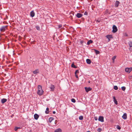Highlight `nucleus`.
<instances>
[{"label":"nucleus","instance_id":"nucleus-39","mask_svg":"<svg viewBox=\"0 0 132 132\" xmlns=\"http://www.w3.org/2000/svg\"><path fill=\"white\" fill-rule=\"evenodd\" d=\"M75 76L77 78H78V75L77 74H75Z\"/></svg>","mask_w":132,"mask_h":132},{"label":"nucleus","instance_id":"nucleus-31","mask_svg":"<svg viewBox=\"0 0 132 132\" xmlns=\"http://www.w3.org/2000/svg\"><path fill=\"white\" fill-rule=\"evenodd\" d=\"M58 28L59 29L61 28L62 27V24H60L58 26Z\"/></svg>","mask_w":132,"mask_h":132},{"label":"nucleus","instance_id":"nucleus-8","mask_svg":"<svg viewBox=\"0 0 132 132\" xmlns=\"http://www.w3.org/2000/svg\"><path fill=\"white\" fill-rule=\"evenodd\" d=\"M106 38L109 39V41L110 40V39L112 38V35H108L106 36Z\"/></svg>","mask_w":132,"mask_h":132},{"label":"nucleus","instance_id":"nucleus-38","mask_svg":"<svg viewBox=\"0 0 132 132\" xmlns=\"http://www.w3.org/2000/svg\"><path fill=\"white\" fill-rule=\"evenodd\" d=\"M80 43L82 44L83 43H84V41L83 40L81 41L80 42Z\"/></svg>","mask_w":132,"mask_h":132},{"label":"nucleus","instance_id":"nucleus-20","mask_svg":"<svg viewBox=\"0 0 132 132\" xmlns=\"http://www.w3.org/2000/svg\"><path fill=\"white\" fill-rule=\"evenodd\" d=\"M53 119V117H50L49 118L48 121L50 122H51Z\"/></svg>","mask_w":132,"mask_h":132},{"label":"nucleus","instance_id":"nucleus-25","mask_svg":"<svg viewBox=\"0 0 132 132\" xmlns=\"http://www.w3.org/2000/svg\"><path fill=\"white\" fill-rule=\"evenodd\" d=\"M46 111H45V113L46 114H48L49 113V108H46Z\"/></svg>","mask_w":132,"mask_h":132},{"label":"nucleus","instance_id":"nucleus-6","mask_svg":"<svg viewBox=\"0 0 132 132\" xmlns=\"http://www.w3.org/2000/svg\"><path fill=\"white\" fill-rule=\"evenodd\" d=\"M85 90L86 91L87 93L89 91H91L92 90V88L90 87H85Z\"/></svg>","mask_w":132,"mask_h":132},{"label":"nucleus","instance_id":"nucleus-17","mask_svg":"<svg viewBox=\"0 0 132 132\" xmlns=\"http://www.w3.org/2000/svg\"><path fill=\"white\" fill-rule=\"evenodd\" d=\"M55 132H62V130L60 128H58L56 129L54 131Z\"/></svg>","mask_w":132,"mask_h":132},{"label":"nucleus","instance_id":"nucleus-34","mask_svg":"<svg viewBox=\"0 0 132 132\" xmlns=\"http://www.w3.org/2000/svg\"><path fill=\"white\" fill-rule=\"evenodd\" d=\"M79 72V70H77L75 71V74H76L77 73H78Z\"/></svg>","mask_w":132,"mask_h":132},{"label":"nucleus","instance_id":"nucleus-18","mask_svg":"<svg viewBox=\"0 0 132 132\" xmlns=\"http://www.w3.org/2000/svg\"><path fill=\"white\" fill-rule=\"evenodd\" d=\"M86 62L88 64H89L91 63V61L89 59H87L86 60Z\"/></svg>","mask_w":132,"mask_h":132},{"label":"nucleus","instance_id":"nucleus-44","mask_svg":"<svg viewBox=\"0 0 132 132\" xmlns=\"http://www.w3.org/2000/svg\"><path fill=\"white\" fill-rule=\"evenodd\" d=\"M96 22H100V21H98V20H97L96 21Z\"/></svg>","mask_w":132,"mask_h":132},{"label":"nucleus","instance_id":"nucleus-48","mask_svg":"<svg viewBox=\"0 0 132 132\" xmlns=\"http://www.w3.org/2000/svg\"><path fill=\"white\" fill-rule=\"evenodd\" d=\"M72 17H71V19H72Z\"/></svg>","mask_w":132,"mask_h":132},{"label":"nucleus","instance_id":"nucleus-28","mask_svg":"<svg viewBox=\"0 0 132 132\" xmlns=\"http://www.w3.org/2000/svg\"><path fill=\"white\" fill-rule=\"evenodd\" d=\"M121 89L123 91H125L126 89V88L124 86L122 87H121Z\"/></svg>","mask_w":132,"mask_h":132},{"label":"nucleus","instance_id":"nucleus-26","mask_svg":"<svg viewBox=\"0 0 132 132\" xmlns=\"http://www.w3.org/2000/svg\"><path fill=\"white\" fill-rule=\"evenodd\" d=\"M102 130V129L100 128H98L97 129V131L98 132H100Z\"/></svg>","mask_w":132,"mask_h":132},{"label":"nucleus","instance_id":"nucleus-7","mask_svg":"<svg viewBox=\"0 0 132 132\" xmlns=\"http://www.w3.org/2000/svg\"><path fill=\"white\" fill-rule=\"evenodd\" d=\"M50 88L51 89V91H54L55 88V86L53 85H51L50 86Z\"/></svg>","mask_w":132,"mask_h":132},{"label":"nucleus","instance_id":"nucleus-47","mask_svg":"<svg viewBox=\"0 0 132 132\" xmlns=\"http://www.w3.org/2000/svg\"><path fill=\"white\" fill-rule=\"evenodd\" d=\"M72 17H71V19H72Z\"/></svg>","mask_w":132,"mask_h":132},{"label":"nucleus","instance_id":"nucleus-29","mask_svg":"<svg viewBox=\"0 0 132 132\" xmlns=\"http://www.w3.org/2000/svg\"><path fill=\"white\" fill-rule=\"evenodd\" d=\"M36 27L37 30H40V27L38 26H36Z\"/></svg>","mask_w":132,"mask_h":132},{"label":"nucleus","instance_id":"nucleus-43","mask_svg":"<svg viewBox=\"0 0 132 132\" xmlns=\"http://www.w3.org/2000/svg\"><path fill=\"white\" fill-rule=\"evenodd\" d=\"M55 113H56V112H55V111H53V114H55Z\"/></svg>","mask_w":132,"mask_h":132},{"label":"nucleus","instance_id":"nucleus-3","mask_svg":"<svg viewBox=\"0 0 132 132\" xmlns=\"http://www.w3.org/2000/svg\"><path fill=\"white\" fill-rule=\"evenodd\" d=\"M132 70V68L130 67V68H127L125 69V71L129 73Z\"/></svg>","mask_w":132,"mask_h":132},{"label":"nucleus","instance_id":"nucleus-41","mask_svg":"<svg viewBox=\"0 0 132 132\" xmlns=\"http://www.w3.org/2000/svg\"><path fill=\"white\" fill-rule=\"evenodd\" d=\"M19 40H21V37L20 36L19 37Z\"/></svg>","mask_w":132,"mask_h":132},{"label":"nucleus","instance_id":"nucleus-14","mask_svg":"<svg viewBox=\"0 0 132 132\" xmlns=\"http://www.w3.org/2000/svg\"><path fill=\"white\" fill-rule=\"evenodd\" d=\"M120 4V2L119 1H116L115 3V6L116 7H118Z\"/></svg>","mask_w":132,"mask_h":132},{"label":"nucleus","instance_id":"nucleus-36","mask_svg":"<svg viewBox=\"0 0 132 132\" xmlns=\"http://www.w3.org/2000/svg\"><path fill=\"white\" fill-rule=\"evenodd\" d=\"M114 102L115 104H118V102L116 99L114 100Z\"/></svg>","mask_w":132,"mask_h":132},{"label":"nucleus","instance_id":"nucleus-2","mask_svg":"<svg viewBox=\"0 0 132 132\" xmlns=\"http://www.w3.org/2000/svg\"><path fill=\"white\" fill-rule=\"evenodd\" d=\"M8 26H3L0 28V30L1 32H4L7 29Z\"/></svg>","mask_w":132,"mask_h":132},{"label":"nucleus","instance_id":"nucleus-45","mask_svg":"<svg viewBox=\"0 0 132 132\" xmlns=\"http://www.w3.org/2000/svg\"><path fill=\"white\" fill-rule=\"evenodd\" d=\"M87 132H90V131H88Z\"/></svg>","mask_w":132,"mask_h":132},{"label":"nucleus","instance_id":"nucleus-24","mask_svg":"<svg viewBox=\"0 0 132 132\" xmlns=\"http://www.w3.org/2000/svg\"><path fill=\"white\" fill-rule=\"evenodd\" d=\"M19 129H20V128L19 127H16L14 128V130L15 131H16L17 130Z\"/></svg>","mask_w":132,"mask_h":132},{"label":"nucleus","instance_id":"nucleus-13","mask_svg":"<svg viewBox=\"0 0 132 132\" xmlns=\"http://www.w3.org/2000/svg\"><path fill=\"white\" fill-rule=\"evenodd\" d=\"M122 117L123 119H124L125 120L127 118V114L126 113H124L123 115L122 116Z\"/></svg>","mask_w":132,"mask_h":132},{"label":"nucleus","instance_id":"nucleus-46","mask_svg":"<svg viewBox=\"0 0 132 132\" xmlns=\"http://www.w3.org/2000/svg\"><path fill=\"white\" fill-rule=\"evenodd\" d=\"M97 119H96L95 118V120H97Z\"/></svg>","mask_w":132,"mask_h":132},{"label":"nucleus","instance_id":"nucleus-35","mask_svg":"<svg viewBox=\"0 0 132 132\" xmlns=\"http://www.w3.org/2000/svg\"><path fill=\"white\" fill-rule=\"evenodd\" d=\"M117 128L119 130H120L121 129L120 127L119 126L117 125Z\"/></svg>","mask_w":132,"mask_h":132},{"label":"nucleus","instance_id":"nucleus-5","mask_svg":"<svg viewBox=\"0 0 132 132\" xmlns=\"http://www.w3.org/2000/svg\"><path fill=\"white\" fill-rule=\"evenodd\" d=\"M128 44L129 46V50L131 51H132V42H130Z\"/></svg>","mask_w":132,"mask_h":132},{"label":"nucleus","instance_id":"nucleus-10","mask_svg":"<svg viewBox=\"0 0 132 132\" xmlns=\"http://www.w3.org/2000/svg\"><path fill=\"white\" fill-rule=\"evenodd\" d=\"M30 15L31 17H33L35 15V13L34 11H31L30 13Z\"/></svg>","mask_w":132,"mask_h":132},{"label":"nucleus","instance_id":"nucleus-37","mask_svg":"<svg viewBox=\"0 0 132 132\" xmlns=\"http://www.w3.org/2000/svg\"><path fill=\"white\" fill-rule=\"evenodd\" d=\"M87 14H88V13L87 12H85L84 13V14L85 15H87Z\"/></svg>","mask_w":132,"mask_h":132},{"label":"nucleus","instance_id":"nucleus-49","mask_svg":"<svg viewBox=\"0 0 132 132\" xmlns=\"http://www.w3.org/2000/svg\"><path fill=\"white\" fill-rule=\"evenodd\" d=\"M72 17H71V19H72Z\"/></svg>","mask_w":132,"mask_h":132},{"label":"nucleus","instance_id":"nucleus-12","mask_svg":"<svg viewBox=\"0 0 132 132\" xmlns=\"http://www.w3.org/2000/svg\"><path fill=\"white\" fill-rule=\"evenodd\" d=\"M34 119H35L37 120L38 119V118L39 117V116L37 114H35L34 115Z\"/></svg>","mask_w":132,"mask_h":132},{"label":"nucleus","instance_id":"nucleus-9","mask_svg":"<svg viewBox=\"0 0 132 132\" xmlns=\"http://www.w3.org/2000/svg\"><path fill=\"white\" fill-rule=\"evenodd\" d=\"M98 120L102 122L104 121V118L102 116H100L98 119Z\"/></svg>","mask_w":132,"mask_h":132},{"label":"nucleus","instance_id":"nucleus-19","mask_svg":"<svg viewBox=\"0 0 132 132\" xmlns=\"http://www.w3.org/2000/svg\"><path fill=\"white\" fill-rule=\"evenodd\" d=\"M93 42V41L91 40H89L87 42V44L88 45H89L90 44L92 43Z\"/></svg>","mask_w":132,"mask_h":132},{"label":"nucleus","instance_id":"nucleus-4","mask_svg":"<svg viewBox=\"0 0 132 132\" xmlns=\"http://www.w3.org/2000/svg\"><path fill=\"white\" fill-rule=\"evenodd\" d=\"M118 30V29L116 26L115 25H114L113 26L112 31L113 33L116 32Z\"/></svg>","mask_w":132,"mask_h":132},{"label":"nucleus","instance_id":"nucleus-11","mask_svg":"<svg viewBox=\"0 0 132 132\" xmlns=\"http://www.w3.org/2000/svg\"><path fill=\"white\" fill-rule=\"evenodd\" d=\"M82 16V14L79 13H77L76 15V16L78 18H81Z\"/></svg>","mask_w":132,"mask_h":132},{"label":"nucleus","instance_id":"nucleus-32","mask_svg":"<svg viewBox=\"0 0 132 132\" xmlns=\"http://www.w3.org/2000/svg\"><path fill=\"white\" fill-rule=\"evenodd\" d=\"M71 101L73 103H75L76 102V100L74 98H72L71 99Z\"/></svg>","mask_w":132,"mask_h":132},{"label":"nucleus","instance_id":"nucleus-42","mask_svg":"<svg viewBox=\"0 0 132 132\" xmlns=\"http://www.w3.org/2000/svg\"><path fill=\"white\" fill-rule=\"evenodd\" d=\"M113 98L114 100H116V99L115 97L113 96Z\"/></svg>","mask_w":132,"mask_h":132},{"label":"nucleus","instance_id":"nucleus-30","mask_svg":"<svg viewBox=\"0 0 132 132\" xmlns=\"http://www.w3.org/2000/svg\"><path fill=\"white\" fill-rule=\"evenodd\" d=\"M83 119V117L82 116H80L79 117V119L80 120H82Z\"/></svg>","mask_w":132,"mask_h":132},{"label":"nucleus","instance_id":"nucleus-15","mask_svg":"<svg viewBox=\"0 0 132 132\" xmlns=\"http://www.w3.org/2000/svg\"><path fill=\"white\" fill-rule=\"evenodd\" d=\"M33 73L34 74H36L39 72V70L38 69H36L33 71Z\"/></svg>","mask_w":132,"mask_h":132},{"label":"nucleus","instance_id":"nucleus-33","mask_svg":"<svg viewBox=\"0 0 132 132\" xmlns=\"http://www.w3.org/2000/svg\"><path fill=\"white\" fill-rule=\"evenodd\" d=\"M35 42H36V41H35L34 40L33 41L31 42H30V44H35Z\"/></svg>","mask_w":132,"mask_h":132},{"label":"nucleus","instance_id":"nucleus-21","mask_svg":"<svg viewBox=\"0 0 132 132\" xmlns=\"http://www.w3.org/2000/svg\"><path fill=\"white\" fill-rule=\"evenodd\" d=\"M116 56H113L112 58V60L113 61V63H114V60L116 58Z\"/></svg>","mask_w":132,"mask_h":132},{"label":"nucleus","instance_id":"nucleus-23","mask_svg":"<svg viewBox=\"0 0 132 132\" xmlns=\"http://www.w3.org/2000/svg\"><path fill=\"white\" fill-rule=\"evenodd\" d=\"M71 66L72 67L74 68H76L77 67L73 63H72L71 64Z\"/></svg>","mask_w":132,"mask_h":132},{"label":"nucleus","instance_id":"nucleus-40","mask_svg":"<svg viewBox=\"0 0 132 132\" xmlns=\"http://www.w3.org/2000/svg\"><path fill=\"white\" fill-rule=\"evenodd\" d=\"M57 120H55V124H56L57 123Z\"/></svg>","mask_w":132,"mask_h":132},{"label":"nucleus","instance_id":"nucleus-27","mask_svg":"<svg viewBox=\"0 0 132 132\" xmlns=\"http://www.w3.org/2000/svg\"><path fill=\"white\" fill-rule=\"evenodd\" d=\"M114 88L115 90H117L118 89V87L117 86H115L114 87Z\"/></svg>","mask_w":132,"mask_h":132},{"label":"nucleus","instance_id":"nucleus-22","mask_svg":"<svg viewBox=\"0 0 132 132\" xmlns=\"http://www.w3.org/2000/svg\"><path fill=\"white\" fill-rule=\"evenodd\" d=\"M94 52L96 53V54H99V53H100V52L99 51H97L95 49L94 50Z\"/></svg>","mask_w":132,"mask_h":132},{"label":"nucleus","instance_id":"nucleus-1","mask_svg":"<svg viewBox=\"0 0 132 132\" xmlns=\"http://www.w3.org/2000/svg\"><path fill=\"white\" fill-rule=\"evenodd\" d=\"M38 90L37 92V94L40 96L42 95L44 93V91L42 89V86L40 85L38 86Z\"/></svg>","mask_w":132,"mask_h":132},{"label":"nucleus","instance_id":"nucleus-16","mask_svg":"<svg viewBox=\"0 0 132 132\" xmlns=\"http://www.w3.org/2000/svg\"><path fill=\"white\" fill-rule=\"evenodd\" d=\"M7 101V100L6 99L3 98L1 100V102L2 103H4L6 102Z\"/></svg>","mask_w":132,"mask_h":132}]
</instances>
